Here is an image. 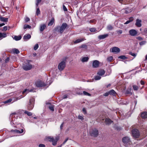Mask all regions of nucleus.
<instances>
[{"label":"nucleus","instance_id":"obj_1","mask_svg":"<svg viewBox=\"0 0 147 147\" xmlns=\"http://www.w3.org/2000/svg\"><path fill=\"white\" fill-rule=\"evenodd\" d=\"M67 25L66 23H63L62 24L61 26H58L55 28V30L62 34L66 28Z\"/></svg>","mask_w":147,"mask_h":147},{"label":"nucleus","instance_id":"obj_2","mask_svg":"<svg viewBox=\"0 0 147 147\" xmlns=\"http://www.w3.org/2000/svg\"><path fill=\"white\" fill-rule=\"evenodd\" d=\"M122 141L125 146H128L131 144L130 139L128 137H125L122 139Z\"/></svg>","mask_w":147,"mask_h":147},{"label":"nucleus","instance_id":"obj_3","mask_svg":"<svg viewBox=\"0 0 147 147\" xmlns=\"http://www.w3.org/2000/svg\"><path fill=\"white\" fill-rule=\"evenodd\" d=\"M132 136L136 138H137L139 137L140 135L139 131L136 129H134L132 131Z\"/></svg>","mask_w":147,"mask_h":147},{"label":"nucleus","instance_id":"obj_4","mask_svg":"<svg viewBox=\"0 0 147 147\" xmlns=\"http://www.w3.org/2000/svg\"><path fill=\"white\" fill-rule=\"evenodd\" d=\"M65 65V61H61L58 65V69L60 71H62L64 69Z\"/></svg>","mask_w":147,"mask_h":147},{"label":"nucleus","instance_id":"obj_5","mask_svg":"<svg viewBox=\"0 0 147 147\" xmlns=\"http://www.w3.org/2000/svg\"><path fill=\"white\" fill-rule=\"evenodd\" d=\"M35 85L38 87H42L46 86L44 82L40 80H38L35 82Z\"/></svg>","mask_w":147,"mask_h":147},{"label":"nucleus","instance_id":"obj_6","mask_svg":"<svg viewBox=\"0 0 147 147\" xmlns=\"http://www.w3.org/2000/svg\"><path fill=\"white\" fill-rule=\"evenodd\" d=\"M90 133L91 136L94 137L97 136L98 134V130L95 128L91 129Z\"/></svg>","mask_w":147,"mask_h":147},{"label":"nucleus","instance_id":"obj_7","mask_svg":"<svg viewBox=\"0 0 147 147\" xmlns=\"http://www.w3.org/2000/svg\"><path fill=\"white\" fill-rule=\"evenodd\" d=\"M34 99L32 98L30 100V103L29 105L28 106V108L29 110H32L33 108L34 105Z\"/></svg>","mask_w":147,"mask_h":147},{"label":"nucleus","instance_id":"obj_8","mask_svg":"<svg viewBox=\"0 0 147 147\" xmlns=\"http://www.w3.org/2000/svg\"><path fill=\"white\" fill-rule=\"evenodd\" d=\"M22 67L24 70L27 71L31 69L32 68V66L31 65L28 63L24 64Z\"/></svg>","mask_w":147,"mask_h":147},{"label":"nucleus","instance_id":"obj_9","mask_svg":"<svg viewBox=\"0 0 147 147\" xmlns=\"http://www.w3.org/2000/svg\"><path fill=\"white\" fill-rule=\"evenodd\" d=\"M110 51L112 53L117 54L120 52V49L118 47H115L111 48L110 49Z\"/></svg>","mask_w":147,"mask_h":147},{"label":"nucleus","instance_id":"obj_10","mask_svg":"<svg viewBox=\"0 0 147 147\" xmlns=\"http://www.w3.org/2000/svg\"><path fill=\"white\" fill-rule=\"evenodd\" d=\"M129 33L131 36H134L137 35V32L136 30L134 29H131L129 30Z\"/></svg>","mask_w":147,"mask_h":147},{"label":"nucleus","instance_id":"obj_11","mask_svg":"<svg viewBox=\"0 0 147 147\" xmlns=\"http://www.w3.org/2000/svg\"><path fill=\"white\" fill-rule=\"evenodd\" d=\"M142 21L141 20L137 19L136 20L135 25L138 27H140L142 26Z\"/></svg>","mask_w":147,"mask_h":147},{"label":"nucleus","instance_id":"obj_12","mask_svg":"<svg viewBox=\"0 0 147 147\" xmlns=\"http://www.w3.org/2000/svg\"><path fill=\"white\" fill-rule=\"evenodd\" d=\"M53 79L49 77V78H47V80L46 84V85H50L53 82Z\"/></svg>","mask_w":147,"mask_h":147},{"label":"nucleus","instance_id":"obj_13","mask_svg":"<svg viewBox=\"0 0 147 147\" xmlns=\"http://www.w3.org/2000/svg\"><path fill=\"white\" fill-rule=\"evenodd\" d=\"M46 27V25L45 24H42L40 25V30L41 32L43 31Z\"/></svg>","mask_w":147,"mask_h":147},{"label":"nucleus","instance_id":"obj_14","mask_svg":"<svg viewBox=\"0 0 147 147\" xmlns=\"http://www.w3.org/2000/svg\"><path fill=\"white\" fill-rule=\"evenodd\" d=\"M11 132H14L17 134H21L23 132L24 130L23 129H22L20 131L17 129L15 130H11Z\"/></svg>","mask_w":147,"mask_h":147},{"label":"nucleus","instance_id":"obj_15","mask_svg":"<svg viewBox=\"0 0 147 147\" xmlns=\"http://www.w3.org/2000/svg\"><path fill=\"white\" fill-rule=\"evenodd\" d=\"M99 65V62L97 60H95L93 62L92 66L94 67H97Z\"/></svg>","mask_w":147,"mask_h":147},{"label":"nucleus","instance_id":"obj_16","mask_svg":"<svg viewBox=\"0 0 147 147\" xmlns=\"http://www.w3.org/2000/svg\"><path fill=\"white\" fill-rule=\"evenodd\" d=\"M31 36L30 34H26L24 36L23 38L24 40L27 41L31 38Z\"/></svg>","mask_w":147,"mask_h":147},{"label":"nucleus","instance_id":"obj_17","mask_svg":"<svg viewBox=\"0 0 147 147\" xmlns=\"http://www.w3.org/2000/svg\"><path fill=\"white\" fill-rule=\"evenodd\" d=\"M109 36L108 34H105L103 35H100L98 36V38L100 39H104L107 37Z\"/></svg>","mask_w":147,"mask_h":147},{"label":"nucleus","instance_id":"obj_18","mask_svg":"<svg viewBox=\"0 0 147 147\" xmlns=\"http://www.w3.org/2000/svg\"><path fill=\"white\" fill-rule=\"evenodd\" d=\"M86 40V39L84 38H82L78 39L76 40L75 41H74V43L75 44L79 43H80V42H81L84 41V40Z\"/></svg>","mask_w":147,"mask_h":147},{"label":"nucleus","instance_id":"obj_19","mask_svg":"<svg viewBox=\"0 0 147 147\" xmlns=\"http://www.w3.org/2000/svg\"><path fill=\"white\" fill-rule=\"evenodd\" d=\"M141 116L143 119H145L147 118V112H145L142 113Z\"/></svg>","mask_w":147,"mask_h":147},{"label":"nucleus","instance_id":"obj_20","mask_svg":"<svg viewBox=\"0 0 147 147\" xmlns=\"http://www.w3.org/2000/svg\"><path fill=\"white\" fill-rule=\"evenodd\" d=\"M105 73V70H99L97 73V74L100 76H102L104 75Z\"/></svg>","mask_w":147,"mask_h":147},{"label":"nucleus","instance_id":"obj_21","mask_svg":"<svg viewBox=\"0 0 147 147\" xmlns=\"http://www.w3.org/2000/svg\"><path fill=\"white\" fill-rule=\"evenodd\" d=\"M7 36V34L5 33L0 32V39H2L3 38L6 37Z\"/></svg>","mask_w":147,"mask_h":147},{"label":"nucleus","instance_id":"obj_22","mask_svg":"<svg viewBox=\"0 0 147 147\" xmlns=\"http://www.w3.org/2000/svg\"><path fill=\"white\" fill-rule=\"evenodd\" d=\"M33 91V90L32 89L30 90L28 89H25L24 91L22 92V93L23 94H27L29 93V92H31Z\"/></svg>","mask_w":147,"mask_h":147},{"label":"nucleus","instance_id":"obj_23","mask_svg":"<svg viewBox=\"0 0 147 147\" xmlns=\"http://www.w3.org/2000/svg\"><path fill=\"white\" fill-rule=\"evenodd\" d=\"M106 124L107 125H109L113 122L109 118H106L105 120Z\"/></svg>","mask_w":147,"mask_h":147},{"label":"nucleus","instance_id":"obj_24","mask_svg":"<svg viewBox=\"0 0 147 147\" xmlns=\"http://www.w3.org/2000/svg\"><path fill=\"white\" fill-rule=\"evenodd\" d=\"M0 20L4 22H7L8 20V18L0 17Z\"/></svg>","mask_w":147,"mask_h":147},{"label":"nucleus","instance_id":"obj_25","mask_svg":"<svg viewBox=\"0 0 147 147\" xmlns=\"http://www.w3.org/2000/svg\"><path fill=\"white\" fill-rule=\"evenodd\" d=\"M134 20L133 18L132 17H131L129 18V19L127 21L125 22L124 23V24H127L129 23L130 22H132Z\"/></svg>","mask_w":147,"mask_h":147},{"label":"nucleus","instance_id":"obj_26","mask_svg":"<svg viewBox=\"0 0 147 147\" xmlns=\"http://www.w3.org/2000/svg\"><path fill=\"white\" fill-rule=\"evenodd\" d=\"M58 140V138H56L55 140L53 138V140L51 142H52L53 145L54 146L55 145L57 144Z\"/></svg>","mask_w":147,"mask_h":147},{"label":"nucleus","instance_id":"obj_27","mask_svg":"<svg viewBox=\"0 0 147 147\" xmlns=\"http://www.w3.org/2000/svg\"><path fill=\"white\" fill-rule=\"evenodd\" d=\"M13 38L15 40L17 41L20 40L22 38V37L21 36H14V38Z\"/></svg>","mask_w":147,"mask_h":147},{"label":"nucleus","instance_id":"obj_28","mask_svg":"<svg viewBox=\"0 0 147 147\" xmlns=\"http://www.w3.org/2000/svg\"><path fill=\"white\" fill-rule=\"evenodd\" d=\"M109 94L112 95L113 96L115 95L116 94V92L113 90H111L109 91Z\"/></svg>","mask_w":147,"mask_h":147},{"label":"nucleus","instance_id":"obj_29","mask_svg":"<svg viewBox=\"0 0 147 147\" xmlns=\"http://www.w3.org/2000/svg\"><path fill=\"white\" fill-rule=\"evenodd\" d=\"M12 52L14 53L17 54H18L20 53V51L18 49H13L12 50Z\"/></svg>","mask_w":147,"mask_h":147},{"label":"nucleus","instance_id":"obj_30","mask_svg":"<svg viewBox=\"0 0 147 147\" xmlns=\"http://www.w3.org/2000/svg\"><path fill=\"white\" fill-rule=\"evenodd\" d=\"M54 18H52L51 20H50V22L48 24V26H51L54 23Z\"/></svg>","mask_w":147,"mask_h":147},{"label":"nucleus","instance_id":"obj_31","mask_svg":"<svg viewBox=\"0 0 147 147\" xmlns=\"http://www.w3.org/2000/svg\"><path fill=\"white\" fill-rule=\"evenodd\" d=\"M88 58L87 57H85L82 58V61L83 62L87 61L88 60Z\"/></svg>","mask_w":147,"mask_h":147},{"label":"nucleus","instance_id":"obj_32","mask_svg":"<svg viewBox=\"0 0 147 147\" xmlns=\"http://www.w3.org/2000/svg\"><path fill=\"white\" fill-rule=\"evenodd\" d=\"M90 31L93 32H97V30L95 28H90L89 29Z\"/></svg>","mask_w":147,"mask_h":147},{"label":"nucleus","instance_id":"obj_33","mask_svg":"<svg viewBox=\"0 0 147 147\" xmlns=\"http://www.w3.org/2000/svg\"><path fill=\"white\" fill-rule=\"evenodd\" d=\"M133 88L134 90L135 91L138 90L139 88L136 85H133Z\"/></svg>","mask_w":147,"mask_h":147},{"label":"nucleus","instance_id":"obj_34","mask_svg":"<svg viewBox=\"0 0 147 147\" xmlns=\"http://www.w3.org/2000/svg\"><path fill=\"white\" fill-rule=\"evenodd\" d=\"M49 109L52 111H54V106L53 105H50L49 107Z\"/></svg>","mask_w":147,"mask_h":147},{"label":"nucleus","instance_id":"obj_35","mask_svg":"<svg viewBox=\"0 0 147 147\" xmlns=\"http://www.w3.org/2000/svg\"><path fill=\"white\" fill-rule=\"evenodd\" d=\"M113 28V27L110 25H108L107 27V29L109 30H112Z\"/></svg>","mask_w":147,"mask_h":147},{"label":"nucleus","instance_id":"obj_36","mask_svg":"<svg viewBox=\"0 0 147 147\" xmlns=\"http://www.w3.org/2000/svg\"><path fill=\"white\" fill-rule=\"evenodd\" d=\"M24 113H25L27 114L28 116H30L32 115V114L31 113L29 112H28V111H24Z\"/></svg>","mask_w":147,"mask_h":147},{"label":"nucleus","instance_id":"obj_37","mask_svg":"<svg viewBox=\"0 0 147 147\" xmlns=\"http://www.w3.org/2000/svg\"><path fill=\"white\" fill-rule=\"evenodd\" d=\"M101 78V77L100 76H95L94 79L95 80H99Z\"/></svg>","mask_w":147,"mask_h":147},{"label":"nucleus","instance_id":"obj_38","mask_svg":"<svg viewBox=\"0 0 147 147\" xmlns=\"http://www.w3.org/2000/svg\"><path fill=\"white\" fill-rule=\"evenodd\" d=\"M53 138L52 137H48L47 138V139L50 142H52V141L53 140Z\"/></svg>","mask_w":147,"mask_h":147},{"label":"nucleus","instance_id":"obj_39","mask_svg":"<svg viewBox=\"0 0 147 147\" xmlns=\"http://www.w3.org/2000/svg\"><path fill=\"white\" fill-rule=\"evenodd\" d=\"M31 27L28 25H24V29H25L27 28H30Z\"/></svg>","mask_w":147,"mask_h":147},{"label":"nucleus","instance_id":"obj_40","mask_svg":"<svg viewBox=\"0 0 147 147\" xmlns=\"http://www.w3.org/2000/svg\"><path fill=\"white\" fill-rule=\"evenodd\" d=\"M113 59V57L112 56H110L108 57L107 59V60L109 62H111Z\"/></svg>","mask_w":147,"mask_h":147},{"label":"nucleus","instance_id":"obj_41","mask_svg":"<svg viewBox=\"0 0 147 147\" xmlns=\"http://www.w3.org/2000/svg\"><path fill=\"white\" fill-rule=\"evenodd\" d=\"M83 94L84 95H87L88 96H90V94L89 93L85 91H84L83 92Z\"/></svg>","mask_w":147,"mask_h":147},{"label":"nucleus","instance_id":"obj_42","mask_svg":"<svg viewBox=\"0 0 147 147\" xmlns=\"http://www.w3.org/2000/svg\"><path fill=\"white\" fill-rule=\"evenodd\" d=\"M40 11L39 8H37L36 9V14L37 16H38V15L40 14Z\"/></svg>","mask_w":147,"mask_h":147},{"label":"nucleus","instance_id":"obj_43","mask_svg":"<svg viewBox=\"0 0 147 147\" xmlns=\"http://www.w3.org/2000/svg\"><path fill=\"white\" fill-rule=\"evenodd\" d=\"M119 58L123 59H125L127 58V57L124 55L120 56L119 57Z\"/></svg>","mask_w":147,"mask_h":147},{"label":"nucleus","instance_id":"obj_44","mask_svg":"<svg viewBox=\"0 0 147 147\" xmlns=\"http://www.w3.org/2000/svg\"><path fill=\"white\" fill-rule=\"evenodd\" d=\"M131 89L130 88L129 90H127L126 91V93L127 94H132V92L131 91Z\"/></svg>","mask_w":147,"mask_h":147},{"label":"nucleus","instance_id":"obj_45","mask_svg":"<svg viewBox=\"0 0 147 147\" xmlns=\"http://www.w3.org/2000/svg\"><path fill=\"white\" fill-rule=\"evenodd\" d=\"M146 42L145 41H142L139 43V44L140 45H144L146 44Z\"/></svg>","mask_w":147,"mask_h":147},{"label":"nucleus","instance_id":"obj_46","mask_svg":"<svg viewBox=\"0 0 147 147\" xmlns=\"http://www.w3.org/2000/svg\"><path fill=\"white\" fill-rule=\"evenodd\" d=\"M38 44H36L34 47V49L35 50H37L38 47Z\"/></svg>","mask_w":147,"mask_h":147},{"label":"nucleus","instance_id":"obj_47","mask_svg":"<svg viewBox=\"0 0 147 147\" xmlns=\"http://www.w3.org/2000/svg\"><path fill=\"white\" fill-rule=\"evenodd\" d=\"M131 11V10H129V9L128 8H127L125 9V13H130Z\"/></svg>","mask_w":147,"mask_h":147},{"label":"nucleus","instance_id":"obj_48","mask_svg":"<svg viewBox=\"0 0 147 147\" xmlns=\"http://www.w3.org/2000/svg\"><path fill=\"white\" fill-rule=\"evenodd\" d=\"M80 47L86 49L87 47L86 45L85 44H83L80 46Z\"/></svg>","mask_w":147,"mask_h":147},{"label":"nucleus","instance_id":"obj_49","mask_svg":"<svg viewBox=\"0 0 147 147\" xmlns=\"http://www.w3.org/2000/svg\"><path fill=\"white\" fill-rule=\"evenodd\" d=\"M12 100L11 99H9V100H6V101H5L4 102V103H8L10 102Z\"/></svg>","mask_w":147,"mask_h":147},{"label":"nucleus","instance_id":"obj_50","mask_svg":"<svg viewBox=\"0 0 147 147\" xmlns=\"http://www.w3.org/2000/svg\"><path fill=\"white\" fill-rule=\"evenodd\" d=\"M30 19L28 17H26L25 18V22H27L29 21H30Z\"/></svg>","mask_w":147,"mask_h":147},{"label":"nucleus","instance_id":"obj_51","mask_svg":"<svg viewBox=\"0 0 147 147\" xmlns=\"http://www.w3.org/2000/svg\"><path fill=\"white\" fill-rule=\"evenodd\" d=\"M41 0H36V5L37 6H38V4L41 2Z\"/></svg>","mask_w":147,"mask_h":147},{"label":"nucleus","instance_id":"obj_52","mask_svg":"<svg viewBox=\"0 0 147 147\" xmlns=\"http://www.w3.org/2000/svg\"><path fill=\"white\" fill-rule=\"evenodd\" d=\"M136 38L137 39H138L140 40H143V38L142 37L140 36L137 37Z\"/></svg>","mask_w":147,"mask_h":147},{"label":"nucleus","instance_id":"obj_53","mask_svg":"<svg viewBox=\"0 0 147 147\" xmlns=\"http://www.w3.org/2000/svg\"><path fill=\"white\" fill-rule=\"evenodd\" d=\"M7 26H5L3 28L2 31H6L7 30Z\"/></svg>","mask_w":147,"mask_h":147},{"label":"nucleus","instance_id":"obj_54","mask_svg":"<svg viewBox=\"0 0 147 147\" xmlns=\"http://www.w3.org/2000/svg\"><path fill=\"white\" fill-rule=\"evenodd\" d=\"M78 118L79 119L81 120H82L84 119L83 117L82 116L79 115L78 116Z\"/></svg>","mask_w":147,"mask_h":147},{"label":"nucleus","instance_id":"obj_55","mask_svg":"<svg viewBox=\"0 0 147 147\" xmlns=\"http://www.w3.org/2000/svg\"><path fill=\"white\" fill-rule=\"evenodd\" d=\"M129 54L130 55L134 57H136V55L135 53H132V52L130 53Z\"/></svg>","mask_w":147,"mask_h":147},{"label":"nucleus","instance_id":"obj_56","mask_svg":"<svg viewBox=\"0 0 147 147\" xmlns=\"http://www.w3.org/2000/svg\"><path fill=\"white\" fill-rule=\"evenodd\" d=\"M63 9L65 11H67V9L65 6L64 5H63Z\"/></svg>","mask_w":147,"mask_h":147},{"label":"nucleus","instance_id":"obj_57","mask_svg":"<svg viewBox=\"0 0 147 147\" xmlns=\"http://www.w3.org/2000/svg\"><path fill=\"white\" fill-rule=\"evenodd\" d=\"M117 32L118 34H121L122 33V31L121 30H119L117 31Z\"/></svg>","mask_w":147,"mask_h":147},{"label":"nucleus","instance_id":"obj_58","mask_svg":"<svg viewBox=\"0 0 147 147\" xmlns=\"http://www.w3.org/2000/svg\"><path fill=\"white\" fill-rule=\"evenodd\" d=\"M9 57H7V58L5 60V62L7 63V62H8V61H9Z\"/></svg>","mask_w":147,"mask_h":147},{"label":"nucleus","instance_id":"obj_59","mask_svg":"<svg viewBox=\"0 0 147 147\" xmlns=\"http://www.w3.org/2000/svg\"><path fill=\"white\" fill-rule=\"evenodd\" d=\"M77 94H79V95H82L83 94V93L82 92L80 91H78L77 92Z\"/></svg>","mask_w":147,"mask_h":147},{"label":"nucleus","instance_id":"obj_60","mask_svg":"<svg viewBox=\"0 0 147 147\" xmlns=\"http://www.w3.org/2000/svg\"><path fill=\"white\" fill-rule=\"evenodd\" d=\"M39 147H45V145L42 144H40L39 145Z\"/></svg>","mask_w":147,"mask_h":147},{"label":"nucleus","instance_id":"obj_61","mask_svg":"<svg viewBox=\"0 0 147 147\" xmlns=\"http://www.w3.org/2000/svg\"><path fill=\"white\" fill-rule=\"evenodd\" d=\"M109 94V92H107V93H105L104 94V95L105 96H108Z\"/></svg>","mask_w":147,"mask_h":147},{"label":"nucleus","instance_id":"obj_62","mask_svg":"<svg viewBox=\"0 0 147 147\" xmlns=\"http://www.w3.org/2000/svg\"><path fill=\"white\" fill-rule=\"evenodd\" d=\"M140 84L141 85H143L144 84V82L143 81L141 80L140 81Z\"/></svg>","mask_w":147,"mask_h":147},{"label":"nucleus","instance_id":"obj_63","mask_svg":"<svg viewBox=\"0 0 147 147\" xmlns=\"http://www.w3.org/2000/svg\"><path fill=\"white\" fill-rule=\"evenodd\" d=\"M82 111L85 113H86V111L85 108H83L82 109Z\"/></svg>","mask_w":147,"mask_h":147},{"label":"nucleus","instance_id":"obj_64","mask_svg":"<svg viewBox=\"0 0 147 147\" xmlns=\"http://www.w3.org/2000/svg\"><path fill=\"white\" fill-rule=\"evenodd\" d=\"M68 140V138L66 139L63 142V144H64Z\"/></svg>","mask_w":147,"mask_h":147}]
</instances>
